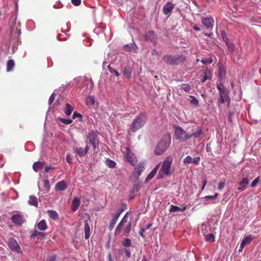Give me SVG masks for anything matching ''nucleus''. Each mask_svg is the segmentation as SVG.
I'll return each mask as SVG.
<instances>
[{
    "instance_id": "obj_15",
    "label": "nucleus",
    "mask_w": 261,
    "mask_h": 261,
    "mask_svg": "<svg viewBox=\"0 0 261 261\" xmlns=\"http://www.w3.org/2000/svg\"><path fill=\"white\" fill-rule=\"evenodd\" d=\"M21 33V32L20 29L18 28L17 27L16 28L15 32L12 35V37H13L14 39L15 40L17 45L18 44V43H21V40L19 38Z\"/></svg>"
},
{
    "instance_id": "obj_64",
    "label": "nucleus",
    "mask_w": 261,
    "mask_h": 261,
    "mask_svg": "<svg viewBox=\"0 0 261 261\" xmlns=\"http://www.w3.org/2000/svg\"><path fill=\"white\" fill-rule=\"evenodd\" d=\"M246 188L244 186H240V187L238 188V190L240 191H243L245 190Z\"/></svg>"
},
{
    "instance_id": "obj_9",
    "label": "nucleus",
    "mask_w": 261,
    "mask_h": 261,
    "mask_svg": "<svg viewBox=\"0 0 261 261\" xmlns=\"http://www.w3.org/2000/svg\"><path fill=\"white\" fill-rule=\"evenodd\" d=\"M214 22V20L212 17H205L201 18V23L207 29L212 28Z\"/></svg>"
},
{
    "instance_id": "obj_53",
    "label": "nucleus",
    "mask_w": 261,
    "mask_h": 261,
    "mask_svg": "<svg viewBox=\"0 0 261 261\" xmlns=\"http://www.w3.org/2000/svg\"><path fill=\"white\" fill-rule=\"evenodd\" d=\"M218 196V193H216L215 194V195H213V196H211V195L205 196L204 197V198H205V199H215L216 198H217Z\"/></svg>"
},
{
    "instance_id": "obj_34",
    "label": "nucleus",
    "mask_w": 261,
    "mask_h": 261,
    "mask_svg": "<svg viewBox=\"0 0 261 261\" xmlns=\"http://www.w3.org/2000/svg\"><path fill=\"white\" fill-rule=\"evenodd\" d=\"M106 164L108 167L111 168H114L116 165V163L114 161L109 159L106 161Z\"/></svg>"
},
{
    "instance_id": "obj_36",
    "label": "nucleus",
    "mask_w": 261,
    "mask_h": 261,
    "mask_svg": "<svg viewBox=\"0 0 261 261\" xmlns=\"http://www.w3.org/2000/svg\"><path fill=\"white\" fill-rule=\"evenodd\" d=\"M122 245L124 247H130L132 245V241L130 239L126 238L125 239L122 243Z\"/></svg>"
},
{
    "instance_id": "obj_59",
    "label": "nucleus",
    "mask_w": 261,
    "mask_h": 261,
    "mask_svg": "<svg viewBox=\"0 0 261 261\" xmlns=\"http://www.w3.org/2000/svg\"><path fill=\"white\" fill-rule=\"evenodd\" d=\"M66 161L69 164H71L72 163V158L69 154H68L66 156Z\"/></svg>"
},
{
    "instance_id": "obj_31",
    "label": "nucleus",
    "mask_w": 261,
    "mask_h": 261,
    "mask_svg": "<svg viewBox=\"0 0 261 261\" xmlns=\"http://www.w3.org/2000/svg\"><path fill=\"white\" fill-rule=\"evenodd\" d=\"M132 229V222H129L126 227L124 228L123 235L128 236Z\"/></svg>"
},
{
    "instance_id": "obj_2",
    "label": "nucleus",
    "mask_w": 261,
    "mask_h": 261,
    "mask_svg": "<svg viewBox=\"0 0 261 261\" xmlns=\"http://www.w3.org/2000/svg\"><path fill=\"white\" fill-rule=\"evenodd\" d=\"M173 162V159L171 156H167L166 160L163 162L161 168L160 169L158 175V178H162L165 176L170 175L172 174L171 167Z\"/></svg>"
},
{
    "instance_id": "obj_25",
    "label": "nucleus",
    "mask_w": 261,
    "mask_h": 261,
    "mask_svg": "<svg viewBox=\"0 0 261 261\" xmlns=\"http://www.w3.org/2000/svg\"><path fill=\"white\" fill-rule=\"evenodd\" d=\"M37 227L40 230H45L47 229V226L44 220H41L37 224Z\"/></svg>"
},
{
    "instance_id": "obj_55",
    "label": "nucleus",
    "mask_w": 261,
    "mask_h": 261,
    "mask_svg": "<svg viewBox=\"0 0 261 261\" xmlns=\"http://www.w3.org/2000/svg\"><path fill=\"white\" fill-rule=\"evenodd\" d=\"M72 4L75 6H79L81 3V0H71Z\"/></svg>"
},
{
    "instance_id": "obj_22",
    "label": "nucleus",
    "mask_w": 261,
    "mask_h": 261,
    "mask_svg": "<svg viewBox=\"0 0 261 261\" xmlns=\"http://www.w3.org/2000/svg\"><path fill=\"white\" fill-rule=\"evenodd\" d=\"M226 75V70L223 65H220L219 67L218 76L220 80H222Z\"/></svg>"
},
{
    "instance_id": "obj_49",
    "label": "nucleus",
    "mask_w": 261,
    "mask_h": 261,
    "mask_svg": "<svg viewBox=\"0 0 261 261\" xmlns=\"http://www.w3.org/2000/svg\"><path fill=\"white\" fill-rule=\"evenodd\" d=\"M225 181H226V180L225 179H224L223 180L219 182V184L218 185V189L219 190H222L224 188V187L225 185Z\"/></svg>"
},
{
    "instance_id": "obj_63",
    "label": "nucleus",
    "mask_w": 261,
    "mask_h": 261,
    "mask_svg": "<svg viewBox=\"0 0 261 261\" xmlns=\"http://www.w3.org/2000/svg\"><path fill=\"white\" fill-rule=\"evenodd\" d=\"M232 113H229V114H228V121L230 122V123H232Z\"/></svg>"
},
{
    "instance_id": "obj_24",
    "label": "nucleus",
    "mask_w": 261,
    "mask_h": 261,
    "mask_svg": "<svg viewBox=\"0 0 261 261\" xmlns=\"http://www.w3.org/2000/svg\"><path fill=\"white\" fill-rule=\"evenodd\" d=\"M47 213L49 217L54 219V220H57L59 219V216L58 213L54 210H48Z\"/></svg>"
},
{
    "instance_id": "obj_56",
    "label": "nucleus",
    "mask_w": 261,
    "mask_h": 261,
    "mask_svg": "<svg viewBox=\"0 0 261 261\" xmlns=\"http://www.w3.org/2000/svg\"><path fill=\"white\" fill-rule=\"evenodd\" d=\"M76 117H79L81 119L82 118V115L80 113H77L76 112H74L72 115V118L75 119Z\"/></svg>"
},
{
    "instance_id": "obj_35",
    "label": "nucleus",
    "mask_w": 261,
    "mask_h": 261,
    "mask_svg": "<svg viewBox=\"0 0 261 261\" xmlns=\"http://www.w3.org/2000/svg\"><path fill=\"white\" fill-rule=\"evenodd\" d=\"M205 241L207 242H214L215 241V237L213 233H209L205 237Z\"/></svg>"
},
{
    "instance_id": "obj_32",
    "label": "nucleus",
    "mask_w": 261,
    "mask_h": 261,
    "mask_svg": "<svg viewBox=\"0 0 261 261\" xmlns=\"http://www.w3.org/2000/svg\"><path fill=\"white\" fill-rule=\"evenodd\" d=\"M15 65L13 60H9L7 63V71L9 72L12 70Z\"/></svg>"
},
{
    "instance_id": "obj_4",
    "label": "nucleus",
    "mask_w": 261,
    "mask_h": 261,
    "mask_svg": "<svg viewBox=\"0 0 261 261\" xmlns=\"http://www.w3.org/2000/svg\"><path fill=\"white\" fill-rule=\"evenodd\" d=\"M217 88L219 90L220 95V99L218 101V105L220 107V105L224 103L225 101L229 102L230 98L228 90L222 83L217 84Z\"/></svg>"
},
{
    "instance_id": "obj_7",
    "label": "nucleus",
    "mask_w": 261,
    "mask_h": 261,
    "mask_svg": "<svg viewBox=\"0 0 261 261\" xmlns=\"http://www.w3.org/2000/svg\"><path fill=\"white\" fill-rule=\"evenodd\" d=\"M8 246L12 250L18 253L21 252V248L19 245L14 238H11L9 239Z\"/></svg>"
},
{
    "instance_id": "obj_6",
    "label": "nucleus",
    "mask_w": 261,
    "mask_h": 261,
    "mask_svg": "<svg viewBox=\"0 0 261 261\" xmlns=\"http://www.w3.org/2000/svg\"><path fill=\"white\" fill-rule=\"evenodd\" d=\"M169 143L164 140L161 141L156 146L154 152L156 155H161L167 149Z\"/></svg>"
},
{
    "instance_id": "obj_39",
    "label": "nucleus",
    "mask_w": 261,
    "mask_h": 261,
    "mask_svg": "<svg viewBox=\"0 0 261 261\" xmlns=\"http://www.w3.org/2000/svg\"><path fill=\"white\" fill-rule=\"evenodd\" d=\"M249 184V180L247 178L244 177L242 179L239 183L241 186H244L246 188L247 185Z\"/></svg>"
},
{
    "instance_id": "obj_16",
    "label": "nucleus",
    "mask_w": 261,
    "mask_h": 261,
    "mask_svg": "<svg viewBox=\"0 0 261 261\" xmlns=\"http://www.w3.org/2000/svg\"><path fill=\"white\" fill-rule=\"evenodd\" d=\"M67 188V184L66 182L63 180L58 182L55 185V189L57 191H63Z\"/></svg>"
},
{
    "instance_id": "obj_20",
    "label": "nucleus",
    "mask_w": 261,
    "mask_h": 261,
    "mask_svg": "<svg viewBox=\"0 0 261 261\" xmlns=\"http://www.w3.org/2000/svg\"><path fill=\"white\" fill-rule=\"evenodd\" d=\"M45 163L42 162H35L33 165V169L35 172H38V171L41 170L44 166Z\"/></svg>"
},
{
    "instance_id": "obj_17",
    "label": "nucleus",
    "mask_w": 261,
    "mask_h": 261,
    "mask_svg": "<svg viewBox=\"0 0 261 261\" xmlns=\"http://www.w3.org/2000/svg\"><path fill=\"white\" fill-rule=\"evenodd\" d=\"M81 203L80 199L78 197H75L72 201L71 210L73 212L76 211L79 208Z\"/></svg>"
},
{
    "instance_id": "obj_61",
    "label": "nucleus",
    "mask_w": 261,
    "mask_h": 261,
    "mask_svg": "<svg viewBox=\"0 0 261 261\" xmlns=\"http://www.w3.org/2000/svg\"><path fill=\"white\" fill-rule=\"evenodd\" d=\"M54 169V167H52L51 165L49 166H46L45 168H44V170H45V171L46 172H48L50 170V169Z\"/></svg>"
},
{
    "instance_id": "obj_58",
    "label": "nucleus",
    "mask_w": 261,
    "mask_h": 261,
    "mask_svg": "<svg viewBox=\"0 0 261 261\" xmlns=\"http://www.w3.org/2000/svg\"><path fill=\"white\" fill-rule=\"evenodd\" d=\"M200 160L199 157H196L195 158H192V163H194L195 164H198L199 163V161Z\"/></svg>"
},
{
    "instance_id": "obj_14",
    "label": "nucleus",
    "mask_w": 261,
    "mask_h": 261,
    "mask_svg": "<svg viewBox=\"0 0 261 261\" xmlns=\"http://www.w3.org/2000/svg\"><path fill=\"white\" fill-rule=\"evenodd\" d=\"M122 211L123 210H121L120 211L118 212L114 216L113 218L111 220V222L109 225V229L110 231H111L113 229L120 214L122 213Z\"/></svg>"
},
{
    "instance_id": "obj_29",
    "label": "nucleus",
    "mask_w": 261,
    "mask_h": 261,
    "mask_svg": "<svg viewBox=\"0 0 261 261\" xmlns=\"http://www.w3.org/2000/svg\"><path fill=\"white\" fill-rule=\"evenodd\" d=\"M123 74L125 75L127 79L129 80L132 76V69L129 67H125L123 71Z\"/></svg>"
},
{
    "instance_id": "obj_23",
    "label": "nucleus",
    "mask_w": 261,
    "mask_h": 261,
    "mask_svg": "<svg viewBox=\"0 0 261 261\" xmlns=\"http://www.w3.org/2000/svg\"><path fill=\"white\" fill-rule=\"evenodd\" d=\"M212 72L211 70H208L207 68H206L204 72V75L203 76V78L201 80V82L202 83L206 81L207 80H211L212 78Z\"/></svg>"
},
{
    "instance_id": "obj_18",
    "label": "nucleus",
    "mask_w": 261,
    "mask_h": 261,
    "mask_svg": "<svg viewBox=\"0 0 261 261\" xmlns=\"http://www.w3.org/2000/svg\"><path fill=\"white\" fill-rule=\"evenodd\" d=\"M12 220L15 224L21 225L23 223L22 217L18 214L14 215L12 217Z\"/></svg>"
},
{
    "instance_id": "obj_54",
    "label": "nucleus",
    "mask_w": 261,
    "mask_h": 261,
    "mask_svg": "<svg viewBox=\"0 0 261 261\" xmlns=\"http://www.w3.org/2000/svg\"><path fill=\"white\" fill-rule=\"evenodd\" d=\"M54 100H55V95H54V93H53L49 98L48 104L49 105H51L53 103V102H54Z\"/></svg>"
},
{
    "instance_id": "obj_62",
    "label": "nucleus",
    "mask_w": 261,
    "mask_h": 261,
    "mask_svg": "<svg viewBox=\"0 0 261 261\" xmlns=\"http://www.w3.org/2000/svg\"><path fill=\"white\" fill-rule=\"evenodd\" d=\"M124 252H125V254L126 256L127 257L129 258L130 256V252L129 250H128V249H125L124 250Z\"/></svg>"
},
{
    "instance_id": "obj_37",
    "label": "nucleus",
    "mask_w": 261,
    "mask_h": 261,
    "mask_svg": "<svg viewBox=\"0 0 261 261\" xmlns=\"http://www.w3.org/2000/svg\"><path fill=\"white\" fill-rule=\"evenodd\" d=\"M108 69L111 73L114 74L116 76H119L120 75L118 71L113 69L110 65H108Z\"/></svg>"
},
{
    "instance_id": "obj_57",
    "label": "nucleus",
    "mask_w": 261,
    "mask_h": 261,
    "mask_svg": "<svg viewBox=\"0 0 261 261\" xmlns=\"http://www.w3.org/2000/svg\"><path fill=\"white\" fill-rule=\"evenodd\" d=\"M145 231V230H144V229H143V228H141L140 229L139 232V234L143 239L145 238V236L144 235V233Z\"/></svg>"
},
{
    "instance_id": "obj_38",
    "label": "nucleus",
    "mask_w": 261,
    "mask_h": 261,
    "mask_svg": "<svg viewBox=\"0 0 261 261\" xmlns=\"http://www.w3.org/2000/svg\"><path fill=\"white\" fill-rule=\"evenodd\" d=\"M190 98H191L190 100V103L194 106H198L199 103L198 100L194 96H190Z\"/></svg>"
},
{
    "instance_id": "obj_42",
    "label": "nucleus",
    "mask_w": 261,
    "mask_h": 261,
    "mask_svg": "<svg viewBox=\"0 0 261 261\" xmlns=\"http://www.w3.org/2000/svg\"><path fill=\"white\" fill-rule=\"evenodd\" d=\"M213 59L211 58H202L201 62L204 64H211L213 62Z\"/></svg>"
},
{
    "instance_id": "obj_1",
    "label": "nucleus",
    "mask_w": 261,
    "mask_h": 261,
    "mask_svg": "<svg viewBox=\"0 0 261 261\" xmlns=\"http://www.w3.org/2000/svg\"><path fill=\"white\" fill-rule=\"evenodd\" d=\"M163 60L164 63L170 65H179L182 64L187 60V57L184 55H166Z\"/></svg>"
},
{
    "instance_id": "obj_52",
    "label": "nucleus",
    "mask_w": 261,
    "mask_h": 261,
    "mask_svg": "<svg viewBox=\"0 0 261 261\" xmlns=\"http://www.w3.org/2000/svg\"><path fill=\"white\" fill-rule=\"evenodd\" d=\"M259 177H257L256 178H255L251 184V187L254 188L256 187L259 181Z\"/></svg>"
},
{
    "instance_id": "obj_27",
    "label": "nucleus",
    "mask_w": 261,
    "mask_h": 261,
    "mask_svg": "<svg viewBox=\"0 0 261 261\" xmlns=\"http://www.w3.org/2000/svg\"><path fill=\"white\" fill-rule=\"evenodd\" d=\"M73 110L72 107L68 103L66 104L64 113L67 116H70Z\"/></svg>"
},
{
    "instance_id": "obj_5",
    "label": "nucleus",
    "mask_w": 261,
    "mask_h": 261,
    "mask_svg": "<svg viewBox=\"0 0 261 261\" xmlns=\"http://www.w3.org/2000/svg\"><path fill=\"white\" fill-rule=\"evenodd\" d=\"M175 138L176 140L184 142L191 138V136L187 134L181 127L176 126L175 130Z\"/></svg>"
},
{
    "instance_id": "obj_33",
    "label": "nucleus",
    "mask_w": 261,
    "mask_h": 261,
    "mask_svg": "<svg viewBox=\"0 0 261 261\" xmlns=\"http://www.w3.org/2000/svg\"><path fill=\"white\" fill-rule=\"evenodd\" d=\"M86 104L88 106H93V105H94V103H95V100H94V97H91V96L88 97L86 99Z\"/></svg>"
},
{
    "instance_id": "obj_50",
    "label": "nucleus",
    "mask_w": 261,
    "mask_h": 261,
    "mask_svg": "<svg viewBox=\"0 0 261 261\" xmlns=\"http://www.w3.org/2000/svg\"><path fill=\"white\" fill-rule=\"evenodd\" d=\"M134 45L135 44H126L124 46V49L126 51H132Z\"/></svg>"
},
{
    "instance_id": "obj_26",
    "label": "nucleus",
    "mask_w": 261,
    "mask_h": 261,
    "mask_svg": "<svg viewBox=\"0 0 261 261\" xmlns=\"http://www.w3.org/2000/svg\"><path fill=\"white\" fill-rule=\"evenodd\" d=\"M186 209V206H185L183 208H181L178 206L171 205V207L169 210V212L170 213H174V212H176L177 211L184 212Z\"/></svg>"
},
{
    "instance_id": "obj_47",
    "label": "nucleus",
    "mask_w": 261,
    "mask_h": 261,
    "mask_svg": "<svg viewBox=\"0 0 261 261\" xmlns=\"http://www.w3.org/2000/svg\"><path fill=\"white\" fill-rule=\"evenodd\" d=\"M43 187L47 190H48L49 189L50 185H49V181L48 179H45L43 180Z\"/></svg>"
},
{
    "instance_id": "obj_60",
    "label": "nucleus",
    "mask_w": 261,
    "mask_h": 261,
    "mask_svg": "<svg viewBox=\"0 0 261 261\" xmlns=\"http://www.w3.org/2000/svg\"><path fill=\"white\" fill-rule=\"evenodd\" d=\"M56 258H57L56 255H53L48 258L47 261H55V260L56 259Z\"/></svg>"
},
{
    "instance_id": "obj_12",
    "label": "nucleus",
    "mask_w": 261,
    "mask_h": 261,
    "mask_svg": "<svg viewBox=\"0 0 261 261\" xmlns=\"http://www.w3.org/2000/svg\"><path fill=\"white\" fill-rule=\"evenodd\" d=\"M127 153L124 155V159L126 161L129 162L132 164H134L136 161V158L134 154L131 152L129 148H127Z\"/></svg>"
},
{
    "instance_id": "obj_28",
    "label": "nucleus",
    "mask_w": 261,
    "mask_h": 261,
    "mask_svg": "<svg viewBox=\"0 0 261 261\" xmlns=\"http://www.w3.org/2000/svg\"><path fill=\"white\" fill-rule=\"evenodd\" d=\"M29 203L30 205L37 206L38 205V200L36 197L35 196H30L29 200Z\"/></svg>"
},
{
    "instance_id": "obj_51",
    "label": "nucleus",
    "mask_w": 261,
    "mask_h": 261,
    "mask_svg": "<svg viewBox=\"0 0 261 261\" xmlns=\"http://www.w3.org/2000/svg\"><path fill=\"white\" fill-rule=\"evenodd\" d=\"M40 234H43V232H39L37 230H34L31 235V238H35L38 236H39Z\"/></svg>"
},
{
    "instance_id": "obj_21",
    "label": "nucleus",
    "mask_w": 261,
    "mask_h": 261,
    "mask_svg": "<svg viewBox=\"0 0 261 261\" xmlns=\"http://www.w3.org/2000/svg\"><path fill=\"white\" fill-rule=\"evenodd\" d=\"M159 166H160V164H159L153 168V169L151 171V172L149 174V175L146 177V181L150 180L151 179H152L154 176V175L156 173V172L159 169Z\"/></svg>"
},
{
    "instance_id": "obj_41",
    "label": "nucleus",
    "mask_w": 261,
    "mask_h": 261,
    "mask_svg": "<svg viewBox=\"0 0 261 261\" xmlns=\"http://www.w3.org/2000/svg\"><path fill=\"white\" fill-rule=\"evenodd\" d=\"M59 120L65 124H70L72 122V120L69 119H65L62 118H59Z\"/></svg>"
},
{
    "instance_id": "obj_10",
    "label": "nucleus",
    "mask_w": 261,
    "mask_h": 261,
    "mask_svg": "<svg viewBox=\"0 0 261 261\" xmlns=\"http://www.w3.org/2000/svg\"><path fill=\"white\" fill-rule=\"evenodd\" d=\"M97 134L94 132H91L89 133L87 137V140L89 141V144H90L92 145L94 150H95L96 147L95 142L97 139Z\"/></svg>"
},
{
    "instance_id": "obj_45",
    "label": "nucleus",
    "mask_w": 261,
    "mask_h": 261,
    "mask_svg": "<svg viewBox=\"0 0 261 261\" xmlns=\"http://www.w3.org/2000/svg\"><path fill=\"white\" fill-rule=\"evenodd\" d=\"M202 133V129H200L199 130L195 132L193 134L189 135V136H191V138L192 137H194V138H199L201 136Z\"/></svg>"
},
{
    "instance_id": "obj_3",
    "label": "nucleus",
    "mask_w": 261,
    "mask_h": 261,
    "mask_svg": "<svg viewBox=\"0 0 261 261\" xmlns=\"http://www.w3.org/2000/svg\"><path fill=\"white\" fill-rule=\"evenodd\" d=\"M146 115L144 113H141L137 115L133 121L130 130L135 132L144 126L146 122Z\"/></svg>"
},
{
    "instance_id": "obj_40",
    "label": "nucleus",
    "mask_w": 261,
    "mask_h": 261,
    "mask_svg": "<svg viewBox=\"0 0 261 261\" xmlns=\"http://www.w3.org/2000/svg\"><path fill=\"white\" fill-rule=\"evenodd\" d=\"M253 240V237L251 235H249L245 236L243 241L247 244H249L251 243L252 240Z\"/></svg>"
},
{
    "instance_id": "obj_8",
    "label": "nucleus",
    "mask_w": 261,
    "mask_h": 261,
    "mask_svg": "<svg viewBox=\"0 0 261 261\" xmlns=\"http://www.w3.org/2000/svg\"><path fill=\"white\" fill-rule=\"evenodd\" d=\"M127 215L128 212L125 214L123 218L121 219V221L119 223L118 225L116 227L114 233L115 236L119 235L122 231V229L124 227V224L127 222Z\"/></svg>"
},
{
    "instance_id": "obj_44",
    "label": "nucleus",
    "mask_w": 261,
    "mask_h": 261,
    "mask_svg": "<svg viewBox=\"0 0 261 261\" xmlns=\"http://www.w3.org/2000/svg\"><path fill=\"white\" fill-rule=\"evenodd\" d=\"M226 44L227 46L229 51H230L231 53H232L234 51L235 46L233 43H229V42H228Z\"/></svg>"
},
{
    "instance_id": "obj_30",
    "label": "nucleus",
    "mask_w": 261,
    "mask_h": 261,
    "mask_svg": "<svg viewBox=\"0 0 261 261\" xmlns=\"http://www.w3.org/2000/svg\"><path fill=\"white\" fill-rule=\"evenodd\" d=\"M144 168H145L144 166V163L140 162L137 165V167L135 168V170L138 176L140 175L142 171L143 170Z\"/></svg>"
},
{
    "instance_id": "obj_19",
    "label": "nucleus",
    "mask_w": 261,
    "mask_h": 261,
    "mask_svg": "<svg viewBox=\"0 0 261 261\" xmlns=\"http://www.w3.org/2000/svg\"><path fill=\"white\" fill-rule=\"evenodd\" d=\"M85 238L86 240L89 239L90 236V228L87 220L85 221L84 224Z\"/></svg>"
},
{
    "instance_id": "obj_48",
    "label": "nucleus",
    "mask_w": 261,
    "mask_h": 261,
    "mask_svg": "<svg viewBox=\"0 0 261 261\" xmlns=\"http://www.w3.org/2000/svg\"><path fill=\"white\" fill-rule=\"evenodd\" d=\"M184 163L186 164H189L190 163H192V158L190 155L187 156L184 160Z\"/></svg>"
},
{
    "instance_id": "obj_11",
    "label": "nucleus",
    "mask_w": 261,
    "mask_h": 261,
    "mask_svg": "<svg viewBox=\"0 0 261 261\" xmlns=\"http://www.w3.org/2000/svg\"><path fill=\"white\" fill-rule=\"evenodd\" d=\"M174 8V4L170 2H168L163 7V12L165 15H168L172 11Z\"/></svg>"
},
{
    "instance_id": "obj_13",
    "label": "nucleus",
    "mask_w": 261,
    "mask_h": 261,
    "mask_svg": "<svg viewBox=\"0 0 261 261\" xmlns=\"http://www.w3.org/2000/svg\"><path fill=\"white\" fill-rule=\"evenodd\" d=\"M89 148L90 146L87 144L85 148L83 147H76L74 151L80 156H83L87 153Z\"/></svg>"
},
{
    "instance_id": "obj_43",
    "label": "nucleus",
    "mask_w": 261,
    "mask_h": 261,
    "mask_svg": "<svg viewBox=\"0 0 261 261\" xmlns=\"http://www.w3.org/2000/svg\"><path fill=\"white\" fill-rule=\"evenodd\" d=\"M221 37L222 38V39L226 43H227L228 42H229V40L227 38V34L226 33L223 31H221Z\"/></svg>"
},
{
    "instance_id": "obj_46",
    "label": "nucleus",
    "mask_w": 261,
    "mask_h": 261,
    "mask_svg": "<svg viewBox=\"0 0 261 261\" xmlns=\"http://www.w3.org/2000/svg\"><path fill=\"white\" fill-rule=\"evenodd\" d=\"M181 89L185 92H189L191 90V87L188 84H182L181 85Z\"/></svg>"
}]
</instances>
